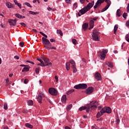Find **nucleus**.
<instances>
[{"label":"nucleus","mask_w":129,"mask_h":129,"mask_svg":"<svg viewBox=\"0 0 129 129\" xmlns=\"http://www.w3.org/2000/svg\"><path fill=\"white\" fill-rule=\"evenodd\" d=\"M29 82V80L28 79H25L24 81L25 84H27Z\"/></svg>","instance_id":"48"},{"label":"nucleus","mask_w":129,"mask_h":129,"mask_svg":"<svg viewBox=\"0 0 129 129\" xmlns=\"http://www.w3.org/2000/svg\"><path fill=\"white\" fill-rule=\"evenodd\" d=\"M72 68L73 69V73H76V72H77V69L75 68V66L72 65Z\"/></svg>","instance_id":"33"},{"label":"nucleus","mask_w":129,"mask_h":129,"mask_svg":"<svg viewBox=\"0 0 129 129\" xmlns=\"http://www.w3.org/2000/svg\"><path fill=\"white\" fill-rule=\"evenodd\" d=\"M25 126L28 127V128H33V125L29 123H26L25 124Z\"/></svg>","instance_id":"26"},{"label":"nucleus","mask_w":129,"mask_h":129,"mask_svg":"<svg viewBox=\"0 0 129 129\" xmlns=\"http://www.w3.org/2000/svg\"><path fill=\"white\" fill-rule=\"evenodd\" d=\"M57 34H59L60 36H63V33L62 32V31L60 29H57L56 30Z\"/></svg>","instance_id":"32"},{"label":"nucleus","mask_w":129,"mask_h":129,"mask_svg":"<svg viewBox=\"0 0 129 129\" xmlns=\"http://www.w3.org/2000/svg\"><path fill=\"white\" fill-rule=\"evenodd\" d=\"M87 28H88V23H84L82 25V29L84 31H86L87 30Z\"/></svg>","instance_id":"17"},{"label":"nucleus","mask_w":129,"mask_h":129,"mask_svg":"<svg viewBox=\"0 0 129 129\" xmlns=\"http://www.w3.org/2000/svg\"><path fill=\"white\" fill-rule=\"evenodd\" d=\"M99 31H98V30L95 29L92 32V38L93 40V41H100V37L99 35Z\"/></svg>","instance_id":"3"},{"label":"nucleus","mask_w":129,"mask_h":129,"mask_svg":"<svg viewBox=\"0 0 129 129\" xmlns=\"http://www.w3.org/2000/svg\"><path fill=\"white\" fill-rule=\"evenodd\" d=\"M4 109L7 110V109H8V104L7 103L4 104Z\"/></svg>","instance_id":"46"},{"label":"nucleus","mask_w":129,"mask_h":129,"mask_svg":"<svg viewBox=\"0 0 129 129\" xmlns=\"http://www.w3.org/2000/svg\"><path fill=\"white\" fill-rule=\"evenodd\" d=\"M39 33L41 34V35H42V36H43V37H45V38H48V36H47V35H46L42 32L40 31Z\"/></svg>","instance_id":"39"},{"label":"nucleus","mask_w":129,"mask_h":129,"mask_svg":"<svg viewBox=\"0 0 129 129\" xmlns=\"http://www.w3.org/2000/svg\"><path fill=\"white\" fill-rule=\"evenodd\" d=\"M29 14L30 15H39V12H33V11H29Z\"/></svg>","instance_id":"34"},{"label":"nucleus","mask_w":129,"mask_h":129,"mask_svg":"<svg viewBox=\"0 0 129 129\" xmlns=\"http://www.w3.org/2000/svg\"><path fill=\"white\" fill-rule=\"evenodd\" d=\"M108 52V50L107 49H102V52L103 54H107V52Z\"/></svg>","instance_id":"38"},{"label":"nucleus","mask_w":129,"mask_h":129,"mask_svg":"<svg viewBox=\"0 0 129 129\" xmlns=\"http://www.w3.org/2000/svg\"><path fill=\"white\" fill-rule=\"evenodd\" d=\"M105 0H98L95 4V5L94 6V9H97L98 7L101 6V4L104 3Z\"/></svg>","instance_id":"8"},{"label":"nucleus","mask_w":129,"mask_h":129,"mask_svg":"<svg viewBox=\"0 0 129 129\" xmlns=\"http://www.w3.org/2000/svg\"><path fill=\"white\" fill-rule=\"evenodd\" d=\"M125 40H126L127 42H128V43H129V35L128 34L126 35Z\"/></svg>","instance_id":"44"},{"label":"nucleus","mask_w":129,"mask_h":129,"mask_svg":"<svg viewBox=\"0 0 129 129\" xmlns=\"http://www.w3.org/2000/svg\"><path fill=\"white\" fill-rule=\"evenodd\" d=\"M109 8V6H106L105 8H104L102 10H101V13H103V12H105L106 10H107Z\"/></svg>","instance_id":"36"},{"label":"nucleus","mask_w":129,"mask_h":129,"mask_svg":"<svg viewBox=\"0 0 129 129\" xmlns=\"http://www.w3.org/2000/svg\"><path fill=\"white\" fill-rule=\"evenodd\" d=\"M50 41L51 43H53V42H55V39H50Z\"/></svg>","instance_id":"61"},{"label":"nucleus","mask_w":129,"mask_h":129,"mask_svg":"<svg viewBox=\"0 0 129 129\" xmlns=\"http://www.w3.org/2000/svg\"><path fill=\"white\" fill-rule=\"evenodd\" d=\"M93 90H94L93 87H89L88 89L86 90V94H91V93L93 92Z\"/></svg>","instance_id":"11"},{"label":"nucleus","mask_w":129,"mask_h":129,"mask_svg":"<svg viewBox=\"0 0 129 129\" xmlns=\"http://www.w3.org/2000/svg\"><path fill=\"white\" fill-rule=\"evenodd\" d=\"M14 58H15V59H17V60H19L20 59V57H19V56H18V55H15L14 56Z\"/></svg>","instance_id":"54"},{"label":"nucleus","mask_w":129,"mask_h":129,"mask_svg":"<svg viewBox=\"0 0 129 129\" xmlns=\"http://www.w3.org/2000/svg\"><path fill=\"white\" fill-rule=\"evenodd\" d=\"M105 3L107 4V7H110V5H111V1L110 0H105Z\"/></svg>","instance_id":"25"},{"label":"nucleus","mask_w":129,"mask_h":129,"mask_svg":"<svg viewBox=\"0 0 129 129\" xmlns=\"http://www.w3.org/2000/svg\"><path fill=\"white\" fill-rule=\"evenodd\" d=\"M37 60L38 61H39V62H41V61H42V59H41V58H38V57H37Z\"/></svg>","instance_id":"63"},{"label":"nucleus","mask_w":129,"mask_h":129,"mask_svg":"<svg viewBox=\"0 0 129 129\" xmlns=\"http://www.w3.org/2000/svg\"><path fill=\"white\" fill-rule=\"evenodd\" d=\"M14 3H15V5H17L19 4V3H18V1H17V0H14Z\"/></svg>","instance_id":"60"},{"label":"nucleus","mask_w":129,"mask_h":129,"mask_svg":"<svg viewBox=\"0 0 129 129\" xmlns=\"http://www.w3.org/2000/svg\"><path fill=\"white\" fill-rule=\"evenodd\" d=\"M72 42L74 44V45H76L77 44V41L75 39H72Z\"/></svg>","instance_id":"42"},{"label":"nucleus","mask_w":129,"mask_h":129,"mask_svg":"<svg viewBox=\"0 0 129 129\" xmlns=\"http://www.w3.org/2000/svg\"><path fill=\"white\" fill-rule=\"evenodd\" d=\"M65 2L67 4H71L72 3L71 0H65Z\"/></svg>","instance_id":"52"},{"label":"nucleus","mask_w":129,"mask_h":129,"mask_svg":"<svg viewBox=\"0 0 129 129\" xmlns=\"http://www.w3.org/2000/svg\"><path fill=\"white\" fill-rule=\"evenodd\" d=\"M9 23L10 26H16L17 25V20L16 19H10L9 20Z\"/></svg>","instance_id":"10"},{"label":"nucleus","mask_w":129,"mask_h":129,"mask_svg":"<svg viewBox=\"0 0 129 129\" xmlns=\"http://www.w3.org/2000/svg\"><path fill=\"white\" fill-rule=\"evenodd\" d=\"M127 13H129V3L127 4V6L126 7Z\"/></svg>","instance_id":"53"},{"label":"nucleus","mask_w":129,"mask_h":129,"mask_svg":"<svg viewBox=\"0 0 129 129\" xmlns=\"http://www.w3.org/2000/svg\"><path fill=\"white\" fill-rule=\"evenodd\" d=\"M104 113H103V111H102L101 110H100V112H98L96 115V117L97 118H99V117H100V116H101V115H103Z\"/></svg>","instance_id":"16"},{"label":"nucleus","mask_w":129,"mask_h":129,"mask_svg":"<svg viewBox=\"0 0 129 129\" xmlns=\"http://www.w3.org/2000/svg\"><path fill=\"white\" fill-rule=\"evenodd\" d=\"M46 49L47 50H56V47H55L54 46L51 47V46H49V47L46 46Z\"/></svg>","instance_id":"30"},{"label":"nucleus","mask_w":129,"mask_h":129,"mask_svg":"<svg viewBox=\"0 0 129 129\" xmlns=\"http://www.w3.org/2000/svg\"><path fill=\"white\" fill-rule=\"evenodd\" d=\"M105 57H106V54H105V53H102V52H101L100 58L101 60H104V59H105Z\"/></svg>","instance_id":"23"},{"label":"nucleus","mask_w":129,"mask_h":129,"mask_svg":"<svg viewBox=\"0 0 129 129\" xmlns=\"http://www.w3.org/2000/svg\"><path fill=\"white\" fill-rule=\"evenodd\" d=\"M117 29H118V25L116 24L114 27V34L116 35V31H117Z\"/></svg>","instance_id":"24"},{"label":"nucleus","mask_w":129,"mask_h":129,"mask_svg":"<svg viewBox=\"0 0 129 129\" xmlns=\"http://www.w3.org/2000/svg\"><path fill=\"white\" fill-rule=\"evenodd\" d=\"M20 25L23 26V27H26V24L24 23H21Z\"/></svg>","instance_id":"58"},{"label":"nucleus","mask_w":129,"mask_h":129,"mask_svg":"<svg viewBox=\"0 0 129 129\" xmlns=\"http://www.w3.org/2000/svg\"><path fill=\"white\" fill-rule=\"evenodd\" d=\"M38 66H41V67H45L46 66H49V63H47L45 65H43L41 63L37 64Z\"/></svg>","instance_id":"37"},{"label":"nucleus","mask_w":129,"mask_h":129,"mask_svg":"<svg viewBox=\"0 0 129 129\" xmlns=\"http://www.w3.org/2000/svg\"><path fill=\"white\" fill-rule=\"evenodd\" d=\"M97 19H98V17H94L93 18H92V21H96V20H97Z\"/></svg>","instance_id":"55"},{"label":"nucleus","mask_w":129,"mask_h":129,"mask_svg":"<svg viewBox=\"0 0 129 129\" xmlns=\"http://www.w3.org/2000/svg\"><path fill=\"white\" fill-rule=\"evenodd\" d=\"M15 17H16V18H18V19H25V16H22L19 14H16Z\"/></svg>","instance_id":"19"},{"label":"nucleus","mask_w":129,"mask_h":129,"mask_svg":"<svg viewBox=\"0 0 129 129\" xmlns=\"http://www.w3.org/2000/svg\"><path fill=\"white\" fill-rule=\"evenodd\" d=\"M85 1L86 0H80V3L82 4V5H84L85 4Z\"/></svg>","instance_id":"47"},{"label":"nucleus","mask_w":129,"mask_h":129,"mask_svg":"<svg viewBox=\"0 0 129 129\" xmlns=\"http://www.w3.org/2000/svg\"><path fill=\"white\" fill-rule=\"evenodd\" d=\"M94 6V1H92L91 3H89L85 7L82 9L78 13L79 17H81L82 15H84L85 13H87L92 7Z\"/></svg>","instance_id":"2"},{"label":"nucleus","mask_w":129,"mask_h":129,"mask_svg":"<svg viewBox=\"0 0 129 129\" xmlns=\"http://www.w3.org/2000/svg\"><path fill=\"white\" fill-rule=\"evenodd\" d=\"M75 90L74 89H72V90H70L69 91H68L67 92V94L68 95H69L70 94H71V93H72V92H74Z\"/></svg>","instance_id":"35"},{"label":"nucleus","mask_w":129,"mask_h":129,"mask_svg":"<svg viewBox=\"0 0 129 129\" xmlns=\"http://www.w3.org/2000/svg\"><path fill=\"white\" fill-rule=\"evenodd\" d=\"M66 68L68 71L70 69V62H67L66 63Z\"/></svg>","instance_id":"29"},{"label":"nucleus","mask_w":129,"mask_h":129,"mask_svg":"<svg viewBox=\"0 0 129 129\" xmlns=\"http://www.w3.org/2000/svg\"><path fill=\"white\" fill-rule=\"evenodd\" d=\"M87 85L86 84H81V89H86Z\"/></svg>","instance_id":"21"},{"label":"nucleus","mask_w":129,"mask_h":129,"mask_svg":"<svg viewBox=\"0 0 129 129\" xmlns=\"http://www.w3.org/2000/svg\"><path fill=\"white\" fill-rule=\"evenodd\" d=\"M48 92L51 95H53V96H56L58 94V91L54 88H49Z\"/></svg>","instance_id":"5"},{"label":"nucleus","mask_w":129,"mask_h":129,"mask_svg":"<svg viewBox=\"0 0 129 129\" xmlns=\"http://www.w3.org/2000/svg\"><path fill=\"white\" fill-rule=\"evenodd\" d=\"M47 10H48V11L49 12H51V11H52V8H51V7H48L47 8Z\"/></svg>","instance_id":"57"},{"label":"nucleus","mask_w":129,"mask_h":129,"mask_svg":"<svg viewBox=\"0 0 129 129\" xmlns=\"http://www.w3.org/2000/svg\"><path fill=\"white\" fill-rule=\"evenodd\" d=\"M70 63L71 64L74 65V66H75V61L74 60H71Z\"/></svg>","instance_id":"50"},{"label":"nucleus","mask_w":129,"mask_h":129,"mask_svg":"<svg viewBox=\"0 0 129 129\" xmlns=\"http://www.w3.org/2000/svg\"><path fill=\"white\" fill-rule=\"evenodd\" d=\"M42 44L44 45V48L47 49V47H50V46H52V44L50 42V41L48 40V39L42 37Z\"/></svg>","instance_id":"4"},{"label":"nucleus","mask_w":129,"mask_h":129,"mask_svg":"<svg viewBox=\"0 0 129 129\" xmlns=\"http://www.w3.org/2000/svg\"><path fill=\"white\" fill-rule=\"evenodd\" d=\"M61 101L62 103H65V102H66V95H63L62 96Z\"/></svg>","instance_id":"18"},{"label":"nucleus","mask_w":129,"mask_h":129,"mask_svg":"<svg viewBox=\"0 0 129 129\" xmlns=\"http://www.w3.org/2000/svg\"><path fill=\"white\" fill-rule=\"evenodd\" d=\"M32 31H33L34 33H37V30H36L35 29H33Z\"/></svg>","instance_id":"62"},{"label":"nucleus","mask_w":129,"mask_h":129,"mask_svg":"<svg viewBox=\"0 0 129 129\" xmlns=\"http://www.w3.org/2000/svg\"><path fill=\"white\" fill-rule=\"evenodd\" d=\"M74 88L75 89H81V84H79L78 85H75Z\"/></svg>","instance_id":"28"},{"label":"nucleus","mask_w":129,"mask_h":129,"mask_svg":"<svg viewBox=\"0 0 129 129\" xmlns=\"http://www.w3.org/2000/svg\"><path fill=\"white\" fill-rule=\"evenodd\" d=\"M43 61H44V62L45 63V64H49V65L51 66L52 63L50 62V60L49 59V58H42Z\"/></svg>","instance_id":"15"},{"label":"nucleus","mask_w":129,"mask_h":129,"mask_svg":"<svg viewBox=\"0 0 129 129\" xmlns=\"http://www.w3.org/2000/svg\"><path fill=\"white\" fill-rule=\"evenodd\" d=\"M6 7H7V8L8 9H12L13 8H15V5H14L10 2L6 3Z\"/></svg>","instance_id":"12"},{"label":"nucleus","mask_w":129,"mask_h":129,"mask_svg":"<svg viewBox=\"0 0 129 129\" xmlns=\"http://www.w3.org/2000/svg\"><path fill=\"white\" fill-rule=\"evenodd\" d=\"M122 17L124 19H126V17H127V13H124L123 14Z\"/></svg>","instance_id":"43"},{"label":"nucleus","mask_w":129,"mask_h":129,"mask_svg":"<svg viewBox=\"0 0 129 129\" xmlns=\"http://www.w3.org/2000/svg\"><path fill=\"white\" fill-rule=\"evenodd\" d=\"M43 97H45V94L41 92H40L37 97V101L39 103H42V98H43Z\"/></svg>","instance_id":"7"},{"label":"nucleus","mask_w":129,"mask_h":129,"mask_svg":"<svg viewBox=\"0 0 129 129\" xmlns=\"http://www.w3.org/2000/svg\"><path fill=\"white\" fill-rule=\"evenodd\" d=\"M116 16L118 17L119 18V17H120V16H121V11H120V9H118L116 11Z\"/></svg>","instance_id":"22"},{"label":"nucleus","mask_w":129,"mask_h":129,"mask_svg":"<svg viewBox=\"0 0 129 129\" xmlns=\"http://www.w3.org/2000/svg\"><path fill=\"white\" fill-rule=\"evenodd\" d=\"M90 27L89 28V30H91V29H93V27H94V21L90 20L89 22Z\"/></svg>","instance_id":"13"},{"label":"nucleus","mask_w":129,"mask_h":129,"mask_svg":"<svg viewBox=\"0 0 129 129\" xmlns=\"http://www.w3.org/2000/svg\"><path fill=\"white\" fill-rule=\"evenodd\" d=\"M72 106H73V105H72V104H70V105H68L67 106V108H66L67 110L68 111H69V110H70V109H71V108H72Z\"/></svg>","instance_id":"31"},{"label":"nucleus","mask_w":129,"mask_h":129,"mask_svg":"<svg viewBox=\"0 0 129 129\" xmlns=\"http://www.w3.org/2000/svg\"><path fill=\"white\" fill-rule=\"evenodd\" d=\"M94 77L97 81H101V75L100 73L97 72L94 75Z\"/></svg>","instance_id":"9"},{"label":"nucleus","mask_w":129,"mask_h":129,"mask_svg":"<svg viewBox=\"0 0 129 129\" xmlns=\"http://www.w3.org/2000/svg\"><path fill=\"white\" fill-rule=\"evenodd\" d=\"M17 5L18 6V7H19V8L20 9H22V6H21V4L18 3Z\"/></svg>","instance_id":"56"},{"label":"nucleus","mask_w":129,"mask_h":129,"mask_svg":"<svg viewBox=\"0 0 129 129\" xmlns=\"http://www.w3.org/2000/svg\"><path fill=\"white\" fill-rule=\"evenodd\" d=\"M126 26L127 27H129V21H127V22H126Z\"/></svg>","instance_id":"59"},{"label":"nucleus","mask_w":129,"mask_h":129,"mask_svg":"<svg viewBox=\"0 0 129 129\" xmlns=\"http://www.w3.org/2000/svg\"><path fill=\"white\" fill-rule=\"evenodd\" d=\"M99 105V103L97 101H94L90 102V104L87 105V107L86 106H82L79 108V110L80 111H82V110H86V112H89L91 109H94V108H96L97 106Z\"/></svg>","instance_id":"1"},{"label":"nucleus","mask_w":129,"mask_h":129,"mask_svg":"<svg viewBox=\"0 0 129 129\" xmlns=\"http://www.w3.org/2000/svg\"><path fill=\"white\" fill-rule=\"evenodd\" d=\"M35 72L36 74H39L40 73V69L39 68H37L35 69Z\"/></svg>","instance_id":"41"},{"label":"nucleus","mask_w":129,"mask_h":129,"mask_svg":"<svg viewBox=\"0 0 129 129\" xmlns=\"http://www.w3.org/2000/svg\"><path fill=\"white\" fill-rule=\"evenodd\" d=\"M28 71H30V67L26 65V66L22 69V72H28Z\"/></svg>","instance_id":"14"},{"label":"nucleus","mask_w":129,"mask_h":129,"mask_svg":"<svg viewBox=\"0 0 129 129\" xmlns=\"http://www.w3.org/2000/svg\"><path fill=\"white\" fill-rule=\"evenodd\" d=\"M24 42H20L19 43V46L20 47H24Z\"/></svg>","instance_id":"51"},{"label":"nucleus","mask_w":129,"mask_h":129,"mask_svg":"<svg viewBox=\"0 0 129 129\" xmlns=\"http://www.w3.org/2000/svg\"><path fill=\"white\" fill-rule=\"evenodd\" d=\"M26 62L27 63H30V64H32L33 65H34V64H35V63L32 61L30 60H27Z\"/></svg>","instance_id":"49"},{"label":"nucleus","mask_w":129,"mask_h":129,"mask_svg":"<svg viewBox=\"0 0 129 129\" xmlns=\"http://www.w3.org/2000/svg\"><path fill=\"white\" fill-rule=\"evenodd\" d=\"M106 64L108 67H110V68H113V64H112V62L107 61L106 62Z\"/></svg>","instance_id":"20"},{"label":"nucleus","mask_w":129,"mask_h":129,"mask_svg":"<svg viewBox=\"0 0 129 129\" xmlns=\"http://www.w3.org/2000/svg\"><path fill=\"white\" fill-rule=\"evenodd\" d=\"M91 129H96V127H95L94 126H92Z\"/></svg>","instance_id":"64"},{"label":"nucleus","mask_w":129,"mask_h":129,"mask_svg":"<svg viewBox=\"0 0 129 129\" xmlns=\"http://www.w3.org/2000/svg\"><path fill=\"white\" fill-rule=\"evenodd\" d=\"M24 5H25V6H27V7H29V8H32V6H31V4H30V3L28 2H26L25 3H24Z\"/></svg>","instance_id":"40"},{"label":"nucleus","mask_w":129,"mask_h":129,"mask_svg":"<svg viewBox=\"0 0 129 129\" xmlns=\"http://www.w3.org/2000/svg\"><path fill=\"white\" fill-rule=\"evenodd\" d=\"M27 104L28 105L32 106L33 104H34V102H33V100H29L27 101Z\"/></svg>","instance_id":"27"},{"label":"nucleus","mask_w":129,"mask_h":129,"mask_svg":"<svg viewBox=\"0 0 129 129\" xmlns=\"http://www.w3.org/2000/svg\"><path fill=\"white\" fill-rule=\"evenodd\" d=\"M101 111H103V113H111V108L109 107H105L101 109Z\"/></svg>","instance_id":"6"},{"label":"nucleus","mask_w":129,"mask_h":129,"mask_svg":"<svg viewBox=\"0 0 129 129\" xmlns=\"http://www.w3.org/2000/svg\"><path fill=\"white\" fill-rule=\"evenodd\" d=\"M78 7V4H77V3H75L73 5V8H74V9H77Z\"/></svg>","instance_id":"45"}]
</instances>
